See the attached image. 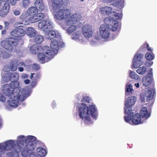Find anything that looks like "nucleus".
<instances>
[{"mask_svg": "<svg viewBox=\"0 0 157 157\" xmlns=\"http://www.w3.org/2000/svg\"><path fill=\"white\" fill-rule=\"evenodd\" d=\"M10 95V96L4 94L5 95L8 96L11 100H9L7 102L9 105L12 107H16L18 104V101H22L26 98V94L24 93H20V91L18 93L14 92L13 91V94Z\"/></svg>", "mask_w": 157, "mask_h": 157, "instance_id": "20e7f679", "label": "nucleus"}, {"mask_svg": "<svg viewBox=\"0 0 157 157\" xmlns=\"http://www.w3.org/2000/svg\"><path fill=\"white\" fill-rule=\"evenodd\" d=\"M111 21L108 18L106 17L104 19V22L106 25H101L99 28L100 35L102 38L104 39L108 38L110 35L109 23Z\"/></svg>", "mask_w": 157, "mask_h": 157, "instance_id": "1a4fd4ad", "label": "nucleus"}, {"mask_svg": "<svg viewBox=\"0 0 157 157\" xmlns=\"http://www.w3.org/2000/svg\"><path fill=\"white\" fill-rule=\"evenodd\" d=\"M90 115L94 119H96L98 113L95 105H91L87 107L85 103L81 104L79 107V116L83 120L85 124L92 123V121L89 116Z\"/></svg>", "mask_w": 157, "mask_h": 157, "instance_id": "f03ea898", "label": "nucleus"}, {"mask_svg": "<svg viewBox=\"0 0 157 157\" xmlns=\"http://www.w3.org/2000/svg\"><path fill=\"white\" fill-rule=\"evenodd\" d=\"M19 42L18 39L14 37H9L7 40L2 41L1 43V46L9 51H12L13 47L16 46Z\"/></svg>", "mask_w": 157, "mask_h": 157, "instance_id": "9d476101", "label": "nucleus"}, {"mask_svg": "<svg viewBox=\"0 0 157 157\" xmlns=\"http://www.w3.org/2000/svg\"><path fill=\"white\" fill-rule=\"evenodd\" d=\"M13 13L14 15L16 16L19 15L20 14V12L18 10H14Z\"/></svg>", "mask_w": 157, "mask_h": 157, "instance_id": "49530a36", "label": "nucleus"}, {"mask_svg": "<svg viewBox=\"0 0 157 157\" xmlns=\"http://www.w3.org/2000/svg\"><path fill=\"white\" fill-rule=\"evenodd\" d=\"M127 108H124V113L128 114L127 116L124 117V121L126 122L130 123L131 120L132 122L134 125H138L143 123V122H141V117L140 114L137 113L134 115L132 109H128L127 112Z\"/></svg>", "mask_w": 157, "mask_h": 157, "instance_id": "423d86ee", "label": "nucleus"}, {"mask_svg": "<svg viewBox=\"0 0 157 157\" xmlns=\"http://www.w3.org/2000/svg\"><path fill=\"white\" fill-rule=\"evenodd\" d=\"M34 74V73H33V74H31V75H30V78H33V75Z\"/></svg>", "mask_w": 157, "mask_h": 157, "instance_id": "13d9d810", "label": "nucleus"}, {"mask_svg": "<svg viewBox=\"0 0 157 157\" xmlns=\"http://www.w3.org/2000/svg\"><path fill=\"white\" fill-rule=\"evenodd\" d=\"M35 83H36L35 82H34L33 81H32L31 82V85L33 86L35 84Z\"/></svg>", "mask_w": 157, "mask_h": 157, "instance_id": "5fc2aeb1", "label": "nucleus"}, {"mask_svg": "<svg viewBox=\"0 0 157 157\" xmlns=\"http://www.w3.org/2000/svg\"><path fill=\"white\" fill-rule=\"evenodd\" d=\"M2 148L7 151L12 150L10 153L11 157H18L19 153L21 151L22 147L20 146L18 143L15 144L14 142L12 140H9L5 143V145L1 146Z\"/></svg>", "mask_w": 157, "mask_h": 157, "instance_id": "39448f33", "label": "nucleus"}, {"mask_svg": "<svg viewBox=\"0 0 157 157\" xmlns=\"http://www.w3.org/2000/svg\"><path fill=\"white\" fill-rule=\"evenodd\" d=\"M140 115L142 118L145 119H147L151 115V113L149 112L146 107H144L142 108L140 112Z\"/></svg>", "mask_w": 157, "mask_h": 157, "instance_id": "5701e85b", "label": "nucleus"}, {"mask_svg": "<svg viewBox=\"0 0 157 157\" xmlns=\"http://www.w3.org/2000/svg\"><path fill=\"white\" fill-rule=\"evenodd\" d=\"M138 52L135 55L133 60V66L135 68H137L139 66H142L144 62L142 59L143 55L141 53H138Z\"/></svg>", "mask_w": 157, "mask_h": 157, "instance_id": "ddd939ff", "label": "nucleus"}, {"mask_svg": "<svg viewBox=\"0 0 157 157\" xmlns=\"http://www.w3.org/2000/svg\"><path fill=\"white\" fill-rule=\"evenodd\" d=\"M17 64L16 63H12L10 65V69L12 71H16L17 68Z\"/></svg>", "mask_w": 157, "mask_h": 157, "instance_id": "e433bc0d", "label": "nucleus"}, {"mask_svg": "<svg viewBox=\"0 0 157 157\" xmlns=\"http://www.w3.org/2000/svg\"><path fill=\"white\" fill-rule=\"evenodd\" d=\"M132 88V86L131 85H128L126 86V91L127 92H132V91H133Z\"/></svg>", "mask_w": 157, "mask_h": 157, "instance_id": "37998d69", "label": "nucleus"}, {"mask_svg": "<svg viewBox=\"0 0 157 157\" xmlns=\"http://www.w3.org/2000/svg\"><path fill=\"white\" fill-rule=\"evenodd\" d=\"M12 4V5H13V4H14L13 3V4Z\"/></svg>", "mask_w": 157, "mask_h": 157, "instance_id": "69168bd1", "label": "nucleus"}, {"mask_svg": "<svg viewBox=\"0 0 157 157\" xmlns=\"http://www.w3.org/2000/svg\"><path fill=\"white\" fill-rule=\"evenodd\" d=\"M43 51V53H40L38 55V60L42 63H44L45 62V59L47 61H48L52 59L54 56V55L49 47L47 46L44 47Z\"/></svg>", "mask_w": 157, "mask_h": 157, "instance_id": "6e6552de", "label": "nucleus"}, {"mask_svg": "<svg viewBox=\"0 0 157 157\" xmlns=\"http://www.w3.org/2000/svg\"><path fill=\"white\" fill-rule=\"evenodd\" d=\"M39 28L43 31H49L46 36V38L50 40H59L61 36L59 34H56L55 31L50 30L53 28V24L49 20H43L39 22Z\"/></svg>", "mask_w": 157, "mask_h": 157, "instance_id": "7ed1b4c3", "label": "nucleus"}, {"mask_svg": "<svg viewBox=\"0 0 157 157\" xmlns=\"http://www.w3.org/2000/svg\"><path fill=\"white\" fill-rule=\"evenodd\" d=\"M81 101L83 102L90 103V101L88 97L85 96L83 97V99L81 100Z\"/></svg>", "mask_w": 157, "mask_h": 157, "instance_id": "a19ab883", "label": "nucleus"}, {"mask_svg": "<svg viewBox=\"0 0 157 157\" xmlns=\"http://www.w3.org/2000/svg\"><path fill=\"white\" fill-rule=\"evenodd\" d=\"M155 93L154 89L148 90L146 91L145 93V97L146 98L147 101H150L153 99Z\"/></svg>", "mask_w": 157, "mask_h": 157, "instance_id": "b1692460", "label": "nucleus"}, {"mask_svg": "<svg viewBox=\"0 0 157 157\" xmlns=\"http://www.w3.org/2000/svg\"><path fill=\"white\" fill-rule=\"evenodd\" d=\"M3 28V26L2 25H0V30H1Z\"/></svg>", "mask_w": 157, "mask_h": 157, "instance_id": "052dcab7", "label": "nucleus"}, {"mask_svg": "<svg viewBox=\"0 0 157 157\" xmlns=\"http://www.w3.org/2000/svg\"><path fill=\"white\" fill-rule=\"evenodd\" d=\"M44 40V37L41 35H37L35 37L34 42L37 44L41 43Z\"/></svg>", "mask_w": 157, "mask_h": 157, "instance_id": "7c9ffc66", "label": "nucleus"}, {"mask_svg": "<svg viewBox=\"0 0 157 157\" xmlns=\"http://www.w3.org/2000/svg\"><path fill=\"white\" fill-rule=\"evenodd\" d=\"M29 3V0H23L22 5L24 7H26L28 6Z\"/></svg>", "mask_w": 157, "mask_h": 157, "instance_id": "58836bf2", "label": "nucleus"}, {"mask_svg": "<svg viewBox=\"0 0 157 157\" xmlns=\"http://www.w3.org/2000/svg\"><path fill=\"white\" fill-rule=\"evenodd\" d=\"M18 90H18V92H17V93H18V92H19V91H20V93H23H23H24V94H25V93H24V91H21L20 90H19V89H18ZM16 92V91H15V92ZM25 94H26V93H25Z\"/></svg>", "mask_w": 157, "mask_h": 157, "instance_id": "4d7b16f0", "label": "nucleus"}, {"mask_svg": "<svg viewBox=\"0 0 157 157\" xmlns=\"http://www.w3.org/2000/svg\"><path fill=\"white\" fill-rule=\"evenodd\" d=\"M24 82L26 84H28L30 82V80L29 79H27L24 80Z\"/></svg>", "mask_w": 157, "mask_h": 157, "instance_id": "09e8293b", "label": "nucleus"}, {"mask_svg": "<svg viewBox=\"0 0 157 157\" xmlns=\"http://www.w3.org/2000/svg\"><path fill=\"white\" fill-rule=\"evenodd\" d=\"M36 145H35V147L32 150H28V149H27L26 145H25V147L23 149H22V148H21V150L22 149L21 152V154L24 157H27L29 154V151H33L35 148Z\"/></svg>", "mask_w": 157, "mask_h": 157, "instance_id": "c85d7f7f", "label": "nucleus"}, {"mask_svg": "<svg viewBox=\"0 0 157 157\" xmlns=\"http://www.w3.org/2000/svg\"><path fill=\"white\" fill-rule=\"evenodd\" d=\"M49 4L54 11H56L63 6L64 2L63 0H51L49 2Z\"/></svg>", "mask_w": 157, "mask_h": 157, "instance_id": "dca6fc26", "label": "nucleus"}, {"mask_svg": "<svg viewBox=\"0 0 157 157\" xmlns=\"http://www.w3.org/2000/svg\"><path fill=\"white\" fill-rule=\"evenodd\" d=\"M148 51L151 52L152 50L151 48L149 46V45L147 42L144 43L140 48L139 51L140 52H144Z\"/></svg>", "mask_w": 157, "mask_h": 157, "instance_id": "393cba45", "label": "nucleus"}, {"mask_svg": "<svg viewBox=\"0 0 157 157\" xmlns=\"http://www.w3.org/2000/svg\"><path fill=\"white\" fill-rule=\"evenodd\" d=\"M2 125V122H1V119L0 118V128L1 127Z\"/></svg>", "mask_w": 157, "mask_h": 157, "instance_id": "bf43d9fd", "label": "nucleus"}, {"mask_svg": "<svg viewBox=\"0 0 157 157\" xmlns=\"http://www.w3.org/2000/svg\"><path fill=\"white\" fill-rule=\"evenodd\" d=\"M71 38L72 39L77 40L78 39V34L74 33L72 34Z\"/></svg>", "mask_w": 157, "mask_h": 157, "instance_id": "79ce46f5", "label": "nucleus"}, {"mask_svg": "<svg viewBox=\"0 0 157 157\" xmlns=\"http://www.w3.org/2000/svg\"><path fill=\"white\" fill-rule=\"evenodd\" d=\"M112 8L109 6L102 7L100 9V11L102 13L104 14L109 15L111 13Z\"/></svg>", "mask_w": 157, "mask_h": 157, "instance_id": "a878e982", "label": "nucleus"}, {"mask_svg": "<svg viewBox=\"0 0 157 157\" xmlns=\"http://www.w3.org/2000/svg\"><path fill=\"white\" fill-rule=\"evenodd\" d=\"M71 13L68 9H62L57 11L55 14L56 18L58 20H61L66 19L70 17Z\"/></svg>", "mask_w": 157, "mask_h": 157, "instance_id": "f8f14e48", "label": "nucleus"}, {"mask_svg": "<svg viewBox=\"0 0 157 157\" xmlns=\"http://www.w3.org/2000/svg\"><path fill=\"white\" fill-rule=\"evenodd\" d=\"M18 70L20 72H22L24 70V68L22 67H19L18 68Z\"/></svg>", "mask_w": 157, "mask_h": 157, "instance_id": "3c124183", "label": "nucleus"}, {"mask_svg": "<svg viewBox=\"0 0 157 157\" xmlns=\"http://www.w3.org/2000/svg\"><path fill=\"white\" fill-rule=\"evenodd\" d=\"M60 40H52L51 44V47L53 54L55 53L56 54L58 51L59 48L58 46V41ZM54 55V54H53Z\"/></svg>", "mask_w": 157, "mask_h": 157, "instance_id": "412c9836", "label": "nucleus"}, {"mask_svg": "<svg viewBox=\"0 0 157 157\" xmlns=\"http://www.w3.org/2000/svg\"><path fill=\"white\" fill-rule=\"evenodd\" d=\"M33 68L35 70H38L39 69L40 67L38 65L34 64L33 65Z\"/></svg>", "mask_w": 157, "mask_h": 157, "instance_id": "a18cd8bd", "label": "nucleus"}, {"mask_svg": "<svg viewBox=\"0 0 157 157\" xmlns=\"http://www.w3.org/2000/svg\"><path fill=\"white\" fill-rule=\"evenodd\" d=\"M136 101V97L135 96H132L129 97L127 101H125V107H124V108H125L127 109V112L128 111V109H132L130 108V107L134 104Z\"/></svg>", "mask_w": 157, "mask_h": 157, "instance_id": "6ab92c4d", "label": "nucleus"}, {"mask_svg": "<svg viewBox=\"0 0 157 157\" xmlns=\"http://www.w3.org/2000/svg\"><path fill=\"white\" fill-rule=\"evenodd\" d=\"M0 157H1V156Z\"/></svg>", "mask_w": 157, "mask_h": 157, "instance_id": "338daca9", "label": "nucleus"}, {"mask_svg": "<svg viewBox=\"0 0 157 157\" xmlns=\"http://www.w3.org/2000/svg\"><path fill=\"white\" fill-rule=\"evenodd\" d=\"M19 78V74L16 72H9L5 75L4 77V79L6 82L12 81L9 84H5L2 87V92L3 94L11 96L10 95L13 94V91L15 89H17L19 83L18 80Z\"/></svg>", "mask_w": 157, "mask_h": 157, "instance_id": "f257e3e1", "label": "nucleus"}, {"mask_svg": "<svg viewBox=\"0 0 157 157\" xmlns=\"http://www.w3.org/2000/svg\"><path fill=\"white\" fill-rule=\"evenodd\" d=\"M81 1L82 2H83V0H81Z\"/></svg>", "mask_w": 157, "mask_h": 157, "instance_id": "e2e57ef3", "label": "nucleus"}, {"mask_svg": "<svg viewBox=\"0 0 157 157\" xmlns=\"http://www.w3.org/2000/svg\"><path fill=\"white\" fill-rule=\"evenodd\" d=\"M134 85L136 88H138L140 86V85L138 83H135Z\"/></svg>", "mask_w": 157, "mask_h": 157, "instance_id": "603ef678", "label": "nucleus"}, {"mask_svg": "<svg viewBox=\"0 0 157 157\" xmlns=\"http://www.w3.org/2000/svg\"><path fill=\"white\" fill-rule=\"evenodd\" d=\"M147 71L145 67L143 66L139 67L136 70V72L139 75H142L145 74Z\"/></svg>", "mask_w": 157, "mask_h": 157, "instance_id": "2f4dec72", "label": "nucleus"}, {"mask_svg": "<svg viewBox=\"0 0 157 157\" xmlns=\"http://www.w3.org/2000/svg\"><path fill=\"white\" fill-rule=\"evenodd\" d=\"M112 22L113 25L111 28V30L113 31H116L118 29L120 28L118 25V23L117 21H113Z\"/></svg>", "mask_w": 157, "mask_h": 157, "instance_id": "473e14b6", "label": "nucleus"}, {"mask_svg": "<svg viewBox=\"0 0 157 157\" xmlns=\"http://www.w3.org/2000/svg\"><path fill=\"white\" fill-rule=\"evenodd\" d=\"M26 33L25 31L21 28H17L13 30L10 33L12 36L20 38L23 36Z\"/></svg>", "mask_w": 157, "mask_h": 157, "instance_id": "f3484780", "label": "nucleus"}, {"mask_svg": "<svg viewBox=\"0 0 157 157\" xmlns=\"http://www.w3.org/2000/svg\"><path fill=\"white\" fill-rule=\"evenodd\" d=\"M10 8V6L5 3L0 10V16L2 17L6 16L9 12Z\"/></svg>", "mask_w": 157, "mask_h": 157, "instance_id": "4be33fe9", "label": "nucleus"}, {"mask_svg": "<svg viewBox=\"0 0 157 157\" xmlns=\"http://www.w3.org/2000/svg\"><path fill=\"white\" fill-rule=\"evenodd\" d=\"M29 14L25 12L21 14L20 16V18L21 19H24L27 17H28V16Z\"/></svg>", "mask_w": 157, "mask_h": 157, "instance_id": "ea45409f", "label": "nucleus"}, {"mask_svg": "<svg viewBox=\"0 0 157 157\" xmlns=\"http://www.w3.org/2000/svg\"><path fill=\"white\" fill-rule=\"evenodd\" d=\"M44 17V15L43 13H39L36 14H34L33 16L29 18V20L31 23L37 22L43 19Z\"/></svg>", "mask_w": 157, "mask_h": 157, "instance_id": "a211bd4d", "label": "nucleus"}, {"mask_svg": "<svg viewBox=\"0 0 157 157\" xmlns=\"http://www.w3.org/2000/svg\"><path fill=\"white\" fill-rule=\"evenodd\" d=\"M78 16L77 13H74L70 17H69L66 22V25L69 26L75 24L78 20Z\"/></svg>", "mask_w": 157, "mask_h": 157, "instance_id": "aec40b11", "label": "nucleus"}, {"mask_svg": "<svg viewBox=\"0 0 157 157\" xmlns=\"http://www.w3.org/2000/svg\"><path fill=\"white\" fill-rule=\"evenodd\" d=\"M2 54V52L0 50V56Z\"/></svg>", "mask_w": 157, "mask_h": 157, "instance_id": "680f3d73", "label": "nucleus"}, {"mask_svg": "<svg viewBox=\"0 0 157 157\" xmlns=\"http://www.w3.org/2000/svg\"><path fill=\"white\" fill-rule=\"evenodd\" d=\"M27 35L31 37H33L36 35V31L33 27H29L27 30Z\"/></svg>", "mask_w": 157, "mask_h": 157, "instance_id": "cd10ccee", "label": "nucleus"}, {"mask_svg": "<svg viewBox=\"0 0 157 157\" xmlns=\"http://www.w3.org/2000/svg\"><path fill=\"white\" fill-rule=\"evenodd\" d=\"M113 15H112L113 17H112V19L113 21H116L118 20L119 18V14L115 12H113Z\"/></svg>", "mask_w": 157, "mask_h": 157, "instance_id": "4c0bfd02", "label": "nucleus"}, {"mask_svg": "<svg viewBox=\"0 0 157 157\" xmlns=\"http://www.w3.org/2000/svg\"><path fill=\"white\" fill-rule=\"evenodd\" d=\"M36 152L37 154L41 156H45L46 153V150L41 147H39L37 149Z\"/></svg>", "mask_w": 157, "mask_h": 157, "instance_id": "c756f323", "label": "nucleus"}, {"mask_svg": "<svg viewBox=\"0 0 157 157\" xmlns=\"http://www.w3.org/2000/svg\"><path fill=\"white\" fill-rule=\"evenodd\" d=\"M6 98L2 94L0 93V101L1 102H4L6 101Z\"/></svg>", "mask_w": 157, "mask_h": 157, "instance_id": "c03bdc74", "label": "nucleus"}, {"mask_svg": "<svg viewBox=\"0 0 157 157\" xmlns=\"http://www.w3.org/2000/svg\"><path fill=\"white\" fill-rule=\"evenodd\" d=\"M36 7H31L29 8L28 10L29 14L32 16H33L34 14H36L38 10L40 11L43 10L44 9V6L42 2V0H36L35 2Z\"/></svg>", "mask_w": 157, "mask_h": 157, "instance_id": "9b49d317", "label": "nucleus"}, {"mask_svg": "<svg viewBox=\"0 0 157 157\" xmlns=\"http://www.w3.org/2000/svg\"><path fill=\"white\" fill-rule=\"evenodd\" d=\"M154 57V55L153 53L151 54L150 53H147L145 55L146 59L149 61L153 59Z\"/></svg>", "mask_w": 157, "mask_h": 157, "instance_id": "72a5a7b5", "label": "nucleus"}, {"mask_svg": "<svg viewBox=\"0 0 157 157\" xmlns=\"http://www.w3.org/2000/svg\"><path fill=\"white\" fill-rule=\"evenodd\" d=\"M78 104H76L75 105V106L76 107V109L78 111Z\"/></svg>", "mask_w": 157, "mask_h": 157, "instance_id": "864d4df0", "label": "nucleus"}, {"mask_svg": "<svg viewBox=\"0 0 157 157\" xmlns=\"http://www.w3.org/2000/svg\"><path fill=\"white\" fill-rule=\"evenodd\" d=\"M6 33V29H3L2 31V35L5 34Z\"/></svg>", "mask_w": 157, "mask_h": 157, "instance_id": "8fccbe9b", "label": "nucleus"}, {"mask_svg": "<svg viewBox=\"0 0 157 157\" xmlns=\"http://www.w3.org/2000/svg\"><path fill=\"white\" fill-rule=\"evenodd\" d=\"M76 28V26L75 25H71L68 28L67 32L69 34H70L72 32L75 31Z\"/></svg>", "mask_w": 157, "mask_h": 157, "instance_id": "c9c22d12", "label": "nucleus"}, {"mask_svg": "<svg viewBox=\"0 0 157 157\" xmlns=\"http://www.w3.org/2000/svg\"><path fill=\"white\" fill-rule=\"evenodd\" d=\"M40 48L37 45L34 44L32 45L30 49V51L31 53L36 54L40 52Z\"/></svg>", "mask_w": 157, "mask_h": 157, "instance_id": "bb28decb", "label": "nucleus"}, {"mask_svg": "<svg viewBox=\"0 0 157 157\" xmlns=\"http://www.w3.org/2000/svg\"><path fill=\"white\" fill-rule=\"evenodd\" d=\"M4 24L5 25L4 28L6 29H7L8 28V26L9 25V22L7 21H5L4 22Z\"/></svg>", "mask_w": 157, "mask_h": 157, "instance_id": "de8ad7c7", "label": "nucleus"}, {"mask_svg": "<svg viewBox=\"0 0 157 157\" xmlns=\"http://www.w3.org/2000/svg\"><path fill=\"white\" fill-rule=\"evenodd\" d=\"M22 24V22H21V23H20V24Z\"/></svg>", "mask_w": 157, "mask_h": 157, "instance_id": "0e129e2a", "label": "nucleus"}, {"mask_svg": "<svg viewBox=\"0 0 157 157\" xmlns=\"http://www.w3.org/2000/svg\"><path fill=\"white\" fill-rule=\"evenodd\" d=\"M130 77L131 78L134 79L138 78V75L133 71H130L129 72Z\"/></svg>", "mask_w": 157, "mask_h": 157, "instance_id": "f704fd0d", "label": "nucleus"}, {"mask_svg": "<svg viewBox=\"0 0 157 157\" xmlns=\"http://www.w3.org/2000/svg\"><path fill=\"white\" fill-rule=\"evenodd\" d=\"M82 31L83 35L86 38L92 37L93 34L92 27L88 25H83Z\"/></svg>", "mask_w": 157, "mask_h": 157, "instance_id": "2eb2a0df", "label": "nucleus"}, {"mask_svg": "<svg viewBox=\"0 0 157 157\" xmlns=\"http://www.w3.org/2000/svg\"><path fill=\"white\" fill-rule=\"evenodd\" d=\"M18 139L19 143L22 145L25 143V145L28 150L33 149L36 145V138L34 136H30L25 138L24 136H20L18 137Z\"/></svg>", "mask_w": 157, "mask_h": 157, "instance_id": "0eeeda50", "label": "nucleus"}, {"mask_svg": "<svg viewBox=\"0 0 157 157\" xmlns=\"http://www.w3.org/2000/svg\"><path fill=\"white\" fill-rule=\"evenodd\" d=\"M152 69H150L147 75L142 79V82L144 86L145 87H147L150 85L152 82L153 79L152 78Z\"/></svg>", "mask_w": 157, "mask_h": 157, "instance_id": "4468645a", "label": "nucleus"}, {"mask_svg": "<svg viewBox=\"0 0 157 157\" xmlns=\"http://www.w3.org/2000/svg\"><path fill=\"white\" fill-rule=\"evenodd\" d=\"M19 65L20 66L25 65V63L23 62H21L19 63Z\"/></svg>", "mask_w": 157, "mask_h": 157, "instance_id": "6e6d98bb", "label": "nucleus"}]
</instances>
